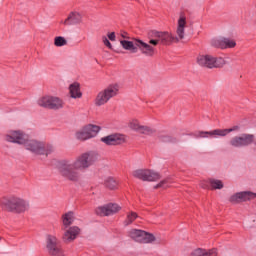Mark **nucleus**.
<instances>
[{
  "mask_svg": "<svg viewBox=\"0 0 256 256\" xmlns=\"http://www.w3.org/2000/svg\"><path fill=\"white\" fill-rule=\"evenodd\" d=\"M99 161V154L97 152H86L82 153L76 158L74 162L64 161L59 167L60 175L67 181L77 183L81 179L79 171L89 169L92 165H95Z\"/></svg>",
  "mask_w": 256,
  "mask_h": 256,
  "instance_id": "1",
  "label": "nucleus"
},
{
  "mask_svg": "<svg viewBox=\"0 0 256 256\" xmlns=\"http://www.w3.org/2000/svg\"><path fill=\"white\" fill-rule=\"evenodd\" d=\"M185 27H187V18L180 16L178 19L176 35L173 36L168 31H152L150 32V45L157 47V45H172V43H179L182 39H185Z\"/></svg>",
  "mask_w": 256,
  "mask_h": 256,
  "instance_id": "2",
  "label": "nucleus"
},
{
  "mask_svg": "<svg viewBox=\"0 0 256 256\" xmlns=\"http://www.w3.org/2000/svg\"><path fill=\"white\" fill-rule=\"evenodd\" d=\"M0 209L6 213H16L19 215L29 210V202L15 195L4 196L0 199Z\"/></svg>",
  "mask_w": 256,
  "mask_h": 256,
  "instance_id": "3",
  "label": "nucleus"
},
{
  "mask_svg": "<svg viewBox=\"0 0 256 256\" xmlns=\"http://www.w3.org/2000/svg\"><path fill=\"white\" fill-rule=\"evenodd\" d=\"M119 89H121L119 84L112 83L108 85L106 88H104L103 90H101L95 98L96 107L107 105V103H109L111 99L119 95Z\"/></svg>",
  "mask_w": 256,
  "mask_h": 256,
  "instance_id": "4",
  "label": "nucleus"
},
{
  "mask_svg": "<svg viewBox=\"0 0 256 256\" xmlns=\"http://www.w3.org/2000/svg\"><path fill=\"white\" fill-rule=\"evenodd\" d=\"M197 64L200 67H205L206 69H221L227 65V61L222 57H215L213 55H199L196 59Z\"/></svg>",
  "mask_w": 256,
  "mask_h": 256,
  "instance_id": "5",
  "label": "nucleus"
},
{
  "mask_svg": "<svg viewBox=\"0 0 256 256\" xmlns=\"http://www.w3.org/2000/svg\"><path fill=\"white\" fill-rule=\"evenodd\" d=\"M39 107H44V109H52L53 111H58V109H63L65 103L59 97L55 96H44L38 100Z\"/></svg>",
  "mask_w": 256,
  "mask_h": 256,
  "instance_id": "6",
  "label": "nucleus"
},
{
  "mask_svg": "<svg viewBox=\"0 0 256 256\" xmlns=\"http://www.w3.org/2000/svg\"><path fill=\"white\" fill-rule=\"evenodd\" d=\"M132 177L140 181H159L161 174L149 169H137L132 172Z\"/></svg>",
  "mask_w": 256,
  "mask_h": 256,
  "instance_id": "7",
  "label": "nucleus"
},
{
  "mask_svg": "<svg viewBox=\"0 0 256 256\" xmlns=\"http://www.w3.org/2000/svg\"><path fill=\"white\" fill-rule=\"evenodd\" d=\"M129 237L136 243H153L155 236L143 230L133 229L129 232Z\"/></svg>",
  "mask_w": 256,
  "mask_h": 256,
  "instance_id": "8",
  "label": "nucleus"
},
{
  "mask_svg": "<svg viewBox=\"0 0 256 256\" xmlns=\"http://www.w3.org/2000/svg\"><path fill=\"white\" fill-rule=\"evenodd\" d=\"M121 211V206L116 203H108L102 206H98L95 209L96 215L99 217H110L111 215H115Z\"/></svg>",
  "mask_w": 256,
  "mask_h": 256,
  "instance_id": "9",
  "label": "nucleus"
},
{
  "mask_svg": "<svg viewBox=\"0 0 256 256\" xmlns=\"http://www.w3.org/2000/svg\"><path fill=\"white\" fill-rule=\"evenodd\" d=\"M255 141V135L253 134H242L241 136H235L233 137L229 144L231 147H247L251 145Z\"/></svg>",
  "mask_w": 256,
  "mask_h": 256,
  "instance_id": "10",
  "label": "nucleus"
},
{
  "mask_svg": "<svg viewBox=\"0 0 256 256\" xmlns=\"http://www.w3.org/2000/svg\"><path fill=\"white\" fill-rule=\"evenodd\" d=\"M5 141L25 145L27 143V134L21 132V130H11L5 135Z\"/></svg>",
  "mask_w": 256,
  "mask_h": 256,
  "instance_id": "11",
  "label": "nucleus"
},
{
  "mask_svg": "<svg viewBox=\"0 0 256 256\" xmlns=\"http://www.w3.org/2000/svg\"><path fill=\"white\" fill-rule=\"evenodd\" d=\"M212 47H216V49H234L237 47V42L231 38H216L211 41Z\"/></svg>",
  "mask_w": 256,
  "mask_h": 256,
  "instance_id": "12",
  "label": "nucleus"
},
{
  "mask_svg": "<svg viewBox=\"0 0 256 256\" xmlns=\"http://www.w3.org/2000/svg\"><path fill=\"white\" fill-rule=\"evenodd\" d=\"M24 147L28 151H31L36 155H43L45 153V144L37 140H29L28 136H27V141L24 143Z\"/></svg>",
  "mask_w": 256,
  "mask_h": 256,
  "instance_id": "13",
  "label": "nucleus"
},
{
  "mask_svg": "<svg viewBox=\"0 0 256 256\" xmlns=\"http://www.w3.org/2000/svg\"><path fill=\"white\" fill-rule=\"evenodd\" d=\"M239 129V126H234L233 128L228 129H215L209 132H200V137H207L209 135L210 137H227L229 133H233V131H237Z\"/></svg>",
  "mask_w": 256,
  "mask_h": 256,
  "instance_id": "14",
  "label": "nucleus"
},
{
  "mask_svg": "<svg viewBox=\"0 0 256 256\" xmlns=\"http://www.w3.org/2000/svg\"><path fill=\"white\" fill-rule=\"evenodd\" d=\"M136 47L141 51L142 55H145L146 57H153L155 55V46L151 43H145L142 40H136L135 41Z\"/></svg>",
  "mask_w": 256,
  "mask_h": 256,
  "instance_id": "15",
  "label": "nucleus"
},
{
  "mask_svg": "<svg viewBox=\"0 0 256 256\" xmlns=\"http://www.w3.org/2000/svg\"><path fill=\"white\" fill-rule=\"evenodd\" d=\"M256 193L251 191L238 192L232 195L229 199L230 203H243V201H251V199H255Z\"/></svg>",
  "mask_w": 256,
  "mask_h": 256,
  "instance_id": "16",
  "label": "nucleus"
},
{
  "mask_svg": "<svg viewBox=\"0 0 256 256\" xmlns=\"http://www.w3.org/2000/svg\"><path fill=\"white\" fill-rule=\"evenodd\" d=\"M80 233L81 228H79L78 226H71L65 230L62 239L65 243H72V241H75V239L79 237Z\"/></svg>",
  "mask_w": 256,
  "mask_h": 256,
  "instance_id": "17",
  "label": "nucleus"
},
{
  "mask_svg": "<svg viewBox=\"0 0 256 256\" xmlns=\"http://www.w3.org/2000/svg\"><path fill=\"white\" fill-rule=\"evenodd\" d=\"M64 25H79L83 23V15L78 11H72L68 14L67 18L64 20Z\"/></svg>",
  "mask_w": 256,
  "mask_h": 256,
  "instance_id": "18",
  "label": "nucleus"
},
{
  "mask_svg": "<svg viewBox=\"0 0 256 256\" xmlns=\"http://www.w3.org/2000/svg\"><path fill=\"white\" fill-rule=\"evenodd\" d=\"M102 143H105V145H121L123 141V137L119 134H111L105 137L101 138Z\"/></svg>",
  "mask_w": 256,
  "mask_h": 256,
  "instance_id": "19",
  "label": "nucleus"
},
{
  "mask_svg": "<svg viewBox=\"0 0 256 256\" xmlns=\"http://www.w3.org/2000/svg\"><path fill=\"white\" fill-rule=\"evenodd\" d=\"M219 253L217 252V248L212 249H204V248H196L194 249L189 256H217Z\"/></svg>",
  "mask_w": 256,
  "mask_h": 256,
  "instance_id": "20",
  "label": "nucleus"
},
{
  "mask_svg": "<svg viewBox=\"0 0 256 256\" xmlns=\"http://www.w3.org/2000/svg\"><path fill=\"white\" fill-rule=\"evenodd\" d=\"M59 239H57V236L55 235H47L46 236V249L47 251H51L53 249H56L57 247H60Z\"/></svg>",
  "mask_w": 256,
  "mask_h": 256,
  "instance_id": "21",
  "label": "nucleus"
},
{
  "mask_svg": "<svg viewBox=\"0 0 256 256\" xmlns=\"http://www.w3.org/2000/svg\"><path fill=\"white\" fill-rule=\"evenodd\" d=\"M74 221H75V213H73L72 211H69L62 215V225L64 229H68V227H71Z\"/></svg>",
  "mask_w": 256,
  "mask_h": 256,
  "instance_id": "22",
  "label": "nucleus"
},
{
  "mask_svg": "<svg viewBox=\"0 0 256 256\" xmlns=\"http://www.w3.org/2000/svg\"><path fill=\"white\" fill-rule=\"evenodd\" d=\"M69 91L72 99H81V97L83 96V94L81 93L80 85L77 82H74L70 85Z\"/></svg>",
  "mask_w": 256,
  "mask_h": 256,
  "instance_id": "23",
  "label": "nucleus"
},
{
  "mask_svg": "<svg viewBox=\"0 0 256 256\" xmlns=\"http://www.w3.org/2000/svg\"><path fill=\"white\" fill-rule=\"evenodd\" d=\"M84 129H85L86 133L88 134V137H90V139H92V137H96L97 133H99V131H101V127H99L97 125H93V124H88V125L84 126Z\"/></svg>",
  "mask_w": 256,
  "mask_h": 256,
  "instance_id": "24",
  "label": "nucleus"
},
{
  "mask_svg": "<svg viewBox=\"0 0 256 256\" xmlns=\"http://www.w3.org/2000/svg\"><path fill=\"white\" fill-rule=\"evenodd\" d=\"M104 185L107 189H110L111 191L117 189L119 187V182L115 180V178L109 176L104 179Z\"/></svg>",
  "mask_w": 256,
  "mask_h": 256,
  "instance_id": "25",
  "label": "nucleus"
},
{
  "mask_svg": "<svg viewBox=\"0 0 256 256\" xmlns=\"http://www.w3.org/2000/svg\"><path fill=\"white\" fill-rule=\"evenodd\" d=\"M120 44L126 51H131V53H137V46H135L133 42L122 40L120 41Z\"/></svg>",
  "mask_w": 256,
  "mask_h": 256,
  "instance_id": "26",
  "label": "nucleus"
},
{
  "mask_svg": "<svg viewBox=\"0 0 256 256\" xmlns=\"http://www.w3.org/2000/svg\"><path fill=\"white\" fill-rule=\"evenodd\" d=\"M76 139L79 141H87V139H91L87 131L85 130V127H83L81 130L76 132Z\"/></svg>",
  "mask_w": 256,
  "mask_h": 256,
  "instance_id": "27",
  "label": "nucleus"
},
{
  "mask_svg": "<svg viewBox=\"0 0 256 256\" xmlns=\"http://www.w3.org/2000/svg\"><path fill=\"white\" fill-rule=\"evenodd\" d=\"M137 217H139V215L136 212H128L124 224L131 225L135 221V219H137Z\"/></svg>",
  "mask_w": 256,
  "mask_h": 256,
  "instance_id": "28",
  "label": "nucleus"
},
{
  "mask_svg": "<svg viewBox=\"0 0 256 256\" xmlns=\"http://www.w3.org/2000/svg\"><path fill=\"white\" fill-rule=\"evenodd\" d=\"M137 133H141L142 135H153V133H155V130H153L149 126L140 125Z\"/></svg>",
  "mask_w": 256,
  "mask_h": 256,
  "instance_id": "29",
  "label": "nucleus"
},
{
  "mask_svg": "<svg viewBox=\"0 0 256 256\" xmlns=\"http://www.w3.org/2000/svg\"><path fill=\"white\" fill-rule=\"evenodd\" d=\"M49 255L51 256H65V251L61 246L53 248L52 250L48 251Z\"/></svg>",
  "mask_w": 256,
  "mask_h": 256,
  "instance_id": "30",
  "label": "nucleus"
},
{
  "mask_svg": "<svg viewBox=\"0 0 256 256\" xmlns=\"http://www.w3.org/2000/svg\"><path fill=\"white\" fill-rule=\"evenodd\" d=\"M54 45L55 47H65V45H67V40L65 39V37L56 36L54 38Z\"/></svg>",
  "mask_w": 256,
  "mask_h": 256,
  "instance_id": "31",
  "label": "nucleus"
},
{
  "mask_svg": "<svg viewBox=\"0 0 256 256\" xmlns=\"http://www.w3.org/2000/svg\"><path fill=\"white\" fill-rule=\"evenodd\" d=\"M209 184L212 189H223V182L217 179H209Z\"/></svg>",
  "mask_w": 256,
  "mask_h": 256,
  "instance_id": "32",
  "label": "nucleus"
},
{
  "mask_svg": "<svg viewBox=\"0 0 256 256\" xmlns=\"http://www.w3.org/2000/svg\"><path fill=\"white\" fill-rule=\"evenodd\" d=\"M129 127L133 131H137L138 132L140 127H141V123L139 122V120L133 119L132 121L129 122Z\"/></svg>",
  "mask_w": 256,
  "mask_h": 256,
  "instance_id": "33",
  "label": "nucleus"
},
{
  "mask_svg": "<svg viewBox=\"0 0 256 256\" xmlns=\"http://www.w3.org/2000/svg\"><path fill=\"white\" fill-rule=\"evenodd\" d=\"M53 151H55V147H53V145H51V144L45 145L44 144L43 155H49L50 153H53Z\"/></svg>",
  "mask_w": 256,
  "mask_h": 256,
  "instance_id": "34",
  "label": "nucleus"
},
{
  "mask_svg": "<svg viewBox=\"0 0 256 256\" xmlns=\"http://www.w3.org/2000/svg\"><path fill=\"white\" fill-rule=\"evenodd\" d=\"M102 43L108 47V49H113V45L111 44V42L109 41V39H107V36H102Z\"/></svg>",
  "mask_w": 256,
  "mask_h": 256,
  "instance_id": "35",
  "label": "nucleus"
},
{
  "mask_svg": "<svg viewBox=\"0 0 256 256\" xmlns=\"http://www.w3.org/2000/svg\"><path fill=\"white\" fill-rule=\"evenodd\" d=\"M167 183H168V180L165 179V180H162L159 184H157L156 186H154V189H159L161 187H168L167 186Z\"/></svg>",
  "mask_w": 256,
  "mask_h": 256,
  "instance_id": "36",
  "label": "nucleus"
},
{
  "mask_svg": "<svg viewBox=\"0 0 256 256\" xmlns=\"http://www.w3.org/2000/svg\"><path fill=\"white\" fill-rule=\"evenodd\" d=\"M108 39L110 41H115L117 39V36L115 35V32H111L107 35Z\"/></svg>",
  "mask_w": 256,
  "mask_h": 256,
  "instance_id": "37",
  "label": "nucleus"
},
{
  "mask_svg": "<svg viewBox=\"0 0 256 256\" xmlns=\"http://www.w3.org/2000/svg\"><path fill=\"white\" fill-rule=\"evenodd\" d=\"M162 141L167 142V141H171V137L170 136H164L161 138Z\"/></svg>",
  "mask_w": 256,
  "mask_h": 256,
  "instance_id": "38",
  "label": "nucleus"
},
{
  "mask_svg": "<svg viewBox=\"0 0 256 256\" xmlns=\"http://www.w3.org/2000/svg\"><path fill=\"white\" fill-rule=\"evenodd\" d=\"M206 182L205 181H202L200 183V187H202V189H207V184H205Z\"/></svg>",
  "mask_w": 256,
  "mask_h": 256,
  "instance_id": "39",
  "label": "nucleus"
},
{
  "mask_svg": "<svg viewBox=\"0 0 256 256\" xmlns=\"http://www.w3.org/2000/svg\"><path fill=\"white\" fill-rule=\"evenodd\" d=\"M122 37H123L124 39H127V33L124 32V33L122 34Z\"/></svg>",
  "mask_w": 256,
  "mask_h": 256,
  "instance_id": "40",
  "label": "nucleus"
}]
</instances>
